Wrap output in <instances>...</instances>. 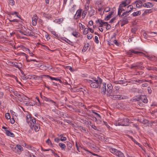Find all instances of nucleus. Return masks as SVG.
Wrapping results in <instances>:
<instances>
[{"instance_id": "f704fd0d", "label": "nucleus", "mask_w": 157, "mask_h": 157, "mask_svg": "<svg viewBox=\"0 0 157 157\" xmlns=\"http://www.w3.org/2000/svg\"><path fill=\"white\" fill-rule=\"evenodd\" d=\"M135 83L136 82H138V83H142L146 81V80L145 79L142 80H135Z\"/></svg>"}, {"instance_id": "e433bc0d", "label": "nucleus", "mask_w": 157, "mask_h": 157, "mask_svg": "<svg viewBox=\"0 0 157 157\" xmlns=\"http://www.w3.org/2000/svg\"><path fill=\"white\" fill-rule=\"evenodd\" d=\"M42 76H44V77H47L48 78H49L52 80H55V79H56L55 78L52 77L48 75H44Z\"/></svg>"}, {"instance_id": "ddd939ff", "label": "nucleus", "mask_w": 157, "mask_h": 157, "mask_svg": "<svg viewBox=\"0 0 157 157\" xmlns=\"http://www.w3.org/2000/svg\"><path fill=\"white\" fill-rule=\"evenodd\" d=\"M94 8L91 6L90 7V10L89 11V13L90 15V17L92 16V15H94L95 13V10L94 9Z\"/></svg>"}, {"instance_id": "412c9836", "label": "nucleus", "mask_w": 157, "mask_h": 157, "mask_svg": "<svg viewBox=\"0 0 157 157\" xmlns=\"http://www.w3.org/2000/svg\"><path fill=\"white\" fill-rule=\"evenodd\" d=\"M16 147L17 149H19L20 151H17V153L20 154L21 152L23 151V148L21 145L19 144H17Z\"/></svg>"}, {"instance_id": "de8ad7c7", "label": "nucleus", "mask_w": 157, "mask_h": 157, "mask_svg": "<svg viewBox=\"0 0 157 157\" xmlns=\"http://www.w3.org/2000/svg\"><path fill=\"white\" fill-rule=\"evenodd\" d=\"M92 113H93L95 114L96 115L97 117H98L100 119L101 118V117L100 116V115L99 114H98V113L95 112L94 110H92Z\"/></svg>"}, {"instance_id": "774afa93", "label": "nucleus", "mask_w": 157, "mask_h": 157, "mask_svg": "<svg viewBox=\"0 0 157 157\" xmlns=\"http://www.w3.org/2000/svg\"><path fill=\"white\" fill-rule=\"evenodd\" d=\"M54 141L55 142L57 143H58L60 141V139L59 138H55Z\"/></svg>"}, {"instance_id": "8fccbe9b", "label": "nucleus", "mask_w": 157, "mask_h": 157, "mask_svg": "<svg viewBox=\"0 0 157 157\" xmlns=\"http://www.w3.org/2000/svg\"><path fill=\"white\" fill-rule=\"evenodd\" d=\"M18 13L17 12H12V13H11L10 14H11V15H13L14 14H16V16L17 17L20 18V16H19L18 15Z\"/></svg>"}, {"instance_id": "5701e85b", "label": "nucleus", "mask_w": 157, "mask_h": 157, "mask_svg": "<svg viewBox=\"0 0 157 157\" xmlns=\"http://www.w3.org/2000/svg\"><path fill=\"white\" fill-rule=\"evenodd\" d=\"M90 44L89 43L85 44L83 47V48L82 49V52H84L86 51L87 48L89 47Z\"/></svg>"}, {"instance_id": "39448f33", "label": "nucleus", "mask_w": 157, "mask_h": 157, "mask_svg": "<svg viewBox=\"0 0 157 157\" xmlns=\"http://www.w3.org/2000/svg\"><path fill=\"white\" fill-rule=\"evenodd\" d=\"M133 53L136 55H139L142 54V52H140L135 51L133 49L130 50L127 52V54L128 55H129V56H131L132 55V53Z\"/></svg>"}, {"instance_id": "9b49d317", "label": "nucleus", "mask_w": 157, "mask_h": 157, "mask_svg": "<svg viewBox=\"0 0 157 157\" xmlns=\"http://www.w3.org/2000/svg\"><path fill=\"white\" fill-rule=\"evenodd\" d=\"M66 143L67 146L66 151H69L72 148V145L71 142L68 141Z\"/></svg>"}, {"instance_id": "20e7f679", "label": "nucleus", "mask_w": 157, "mask_h": 157, "mask_svg": "<svg viewBox=\"0 0 157 157\" xmlns=\"http://www.w3.org/2000/svg\"><path fill=\"white\" fill-rule=\"evenodd\" d=\"M91 79L93 81L96 83H99V88L101 87V84L102 82V80L99 77H97V78L92 77L91 78Z\"/></svg>"}, {"instance_id": "09e8293b", "label": "nucleus", "mask_w": 157, "mask_h": 157, "mask_svg": "<svg viewBox=\"0 0 157 157\" xmlns=\"http://www.w3.org/2000/svg\"><path fill=\"white\" fill-rule=\"evenodd\" d=\"M10 114L9 113H6V118L7 119H9L10 118Z\"/></svg>"}, {"instance_id": "f8f14e48", "label": "nucleus", "mask_w": 157, "mask_h": 157, "mask_svg": "<svg viewBox=\"0 0 157 157\" xmlns=\"http://www.w3.org/2000/svg\"><path fill=\"white\" fill-rule=\"evenodd\" d=\"M154 6V5L150 2H148L144 3L143 5V6L144 7H147V8H150Z\"/></svg>"}, {"instance_id": "a211bd4d", "label": "nucleus", "mask_w": 157, "mask_h": 157, "mask_svg": "<svg viewBox=\"0 0 157 157\" xmlns=\"http://www.w3.org/2000/svg\"><path fill=\"white\" fill-rule=\"evenodd\" d=\"M129 14V12L128 11H126L125 12H124L122 14H121L120 16H119L120 17H127V16Z\"/></svg>"}, {"instance_id": "a18cd8bd", "label": "nucleus", "mask_w": 157, "mask_h": 157, "mask_svg": "<svg viewBox=\"0 0 157 157\" xmlns=\"http://www.w3.org/2000/svg\"><path fill=\"white\" fill-rule=\"evenodd\" d=\"M46 143H47L49 145L52 146V144L50 140L48 139L47 141H46Z\"/></svg>"}, {"instance_id": "0e129e2a", "label": "nucleus", "mask_w": 157, "mask_h": 157, "mask_svg": "<svg viewBox=\"0 0 157 157\" xmlns=\"http://www.w3.org/2000/svg\"><path fill=\"white\" fill-rule=\"evenodd\" d=\"M52 33L56 37H58V34H57L55 32V31H52Z\"/></svg>"}, {"instance_id": "423d86ee", "label": "nucleus", "mask_w": 157, "mask_h": 157, "mask_svg": "<svg viewBox=\"0 0 157 157\" xmlns=\"http://www.w3.org/2000/svg\"><path fill=\"white\" fill-rule=\"evenodd\" d=\"M132 5H136V7L137 8H141L143 6L142 3L140 0H136L132 3Z\"/></svg>"}, {"instance_id": "052dcab7", "label": "nucleus", "mask_w": 157, "mask_h": 157, "mask_svg": "<svg viewBox=\"0 0 157 157\" xmlns=\"http://www.w3.org/2000/svg\"><path fill=\"white\" fill-rule=\"evenodd\" d=\"M60 140L62 141H65L67 140V138L65 137H61Z\"/></svg>"}, {"instance_id": "6ab92c4d", "label": "nucleus", "mask_w": 157, "mask_h": 157, "mask_svg": "<svg viewBox=\"0 0 157 157\" xmlns=\"http://www.w3.org/2000/svg\"><path fill=\"white\" fill-rule=\"evenodd\" d=\"M40 128V124L38 123H36V124L34 125V129L35 132H37L38 131Z\"/></svg>"}, {"instance_id": "3c124183", "label": "nucleus", "mask_w": 157, "mask_h": 157, "mask_svg": "<svg viewBox=\"0 0 157 157\" xmlns=\"http://www.w3.org/2000/svg\"><path fill=\"white\" fill-rule=\"evenodd\" d=\"M139 56H145L147 57L148 59H149V57H150V56H148V55H146L143 52H142V54H140L139 55Z\"/></svg>"}, {"instance_id": "338daca9", "label": "nucleus", "mask_w": 157, "mask_h": 157, "mask_svg": "<svg viewBox=\"0 0 157 157\" xmlns=\"http://www.w3.org/2000/svg\"><path fill=\"white\" fill-rule=\"evenodd\" d=\"M116 19V17H114L113 18H112L109 21V22L110 23H112L115 20V19Z\"/></svg>"}, {"instance_id": "6e6d98bb", "label": "nucleus", "mask_w": 157, "mask_h": 157, "mask_svg": "<svg viewBox=\"0 0 157 157\" xmlns=\"http://www.w3.org/2000/svg\"><path fill=\"white\" fill-rule=\"evenodd\" d=\"M25 105L27 106H33V105L31 102H28L25 103Z\"/></svg>"}, {"instance_id": "7c9ffc66", "label": "nucleus", "mask_w": 157, "mask_h": 157, "mask_svg": "<svg viewBox=\"0 0 157 157\" xmlns=\"http://www.w3.org/2000/svg\"><path fill=\"white\" fill-rule=\"evenodd\" d=\"M126 4L124 3L123 1L121 2V3L120 4L118 8H123V7H125L126 6Z\"/></svg>"}, {"instance_id": "f257e3e1", "label": "nucleus", "mask_w": 157, "mask_h": 157, "mask_svg": "<svg viewBox=\"0 0 157 157\" xmlns=\"http://www.w3.org/2000/svg\"><path fill=\"white\" fill-rule=\"evenodd\" d=\"M109 150L111 153L117 157H124V153L117 149L111 147L109 148Z\"/></svg>"}, {"instance_id": "0eeeda50", "label": "nucleus", "mask_w": 157, "mask_h": 157, "mask_svg": "<svg viewBox=\"0 0 157 157\" xmlns=\"http://www.w3.org/2000/svg\"><path fill=\"white\" fill-rule=\"evenodd\" d=\"M111 98L114 100H120L123 99V97L121 95L114 94H112L110 96Z\"/></svg>"}, {"instance_id": "13d9d810", "label": "nucleus", "mask_w": 157, "mask_h": 157, "mask_svg": "<svg viewBox=\"0 0 157 157\" xmlns=\"http://www.w3.org/2000/svg\"><path fill=\"white\" fill-rule=\"evenodd\" d=\"M93 37V36L91 34H88L87 35V38L88 39H91Z\"/></svg>"}, {"instance_id": "1a4fd4ad", "label": "nucleus", "mask_w": 157, "mask_h": 157, "mask_svg": "<svg viewBox=\"0 0 157 157\" xmlns=\"http://www.w3.org/2000/svg\"><path fill=\"white\" fill-rule=\"evenodd\" d=\"M31 122L30 123V127L32 130H33L34 125L36 124V120L35 118L33 117L32 119L31 118Z\"/></svg>"}, {"instance_id": "680f3d73", "label": "nucleus", "mask_w": 157, "mask_h": 157, "mask_svg": "<svg viewBox=\"0 0 157 157\" xmlns=\"http://www.w3.org/2000/svg\"><path fill=\"white\" fill-rule=\"evenodd\" d=\"M133 141L136 144L138 145V146H139L140 147H141V145H140V144H139V143H138V142H137L135 139L134 140H133Z\"/></svg>"}, {"instance_id": "603ef678", "label": "nucleus", "mask_w": 157, "mask_h": 157, "mask_svg": "<svg viewBox=\"0 0 157 157\" xmlns=\"http://www.w3.org/2000/svg\"><path fill=\"white\" fill-rule=\"evenodd\" d=\"M50 101L52 103H53L54 105H55L57 107V108L58 107V105L57 104H56L55 102L53 100H50Z\"/></svg>"}, {"instance_id": "c03bdc74", "label": "nucleus", "mask_w": 157, "mask_h": 157, "mask_svg": "<svg viewBox=\"0 0 157 157\" xmlns=\"http://www.w3.org/2000/svg\"><path fill=\"white\" fill-rule=\"evenodd\" d=\"M105 26H106V29L107 30L111 28V26L108 23L107 24H106Z\"/></svg>"}, {"instance_id": "a19ab883", "label": "nucleus", "mask_w": 157, "mask_h": 157, "mask_svg": "<svg viewBox=\"0 0 157 157\" xmlns=\"http://www.w3.org/2000/svg\"><path fill=\"white\" fill-rule=\"evenodd\" d=\"M21 98H22V101L24 100H27V99H28V98L26 97V96H25L24 94H22L21 95Z\"/></svg>"}, {"instance_id": "c9c22d12", "label": "nucleus", "mask_w": 157, "mask_h": 157, "mask_svg": "<svg viewBox=\"0 0 157 157\" xmlns=\"http://www.w3.org/2000/svg\"><path fill=\"white\" fill-rule=\"evenodd\" d=\"M89 31V28H86L83 31V33L84 35H86L87 34Z\"/></svg>"}, {"instance_id": "58836bf2", "label": "nucleus", "mask_w": 157, "mask_h": 157, "mask_svg": "<svg viewBox=\"0 0 157 157\" xmlns=\"http://www.w3.org/2000/svg\"><path fill=\"white\" fill-rule=\"evenodd\" d=\"M77 127L78 129H79L80 130L82 129V130L85 131H86V128L85 127H82L81 126H77Z\"/></svg>"}, {"instance_id": "5fc2aeb1", "label": "nucleus", "mask_w": 157, "mask_h": 157, "mask_svg": "<svg viewBox=\"0 0 157 157\" xmlns=\"http://www.w3.org/2000/svg\"><path fill=\"white\" fill-rule=\"evenodd\" d=\"M13 67H15L19 69V66H18L17 63V62L15 63L13 65Z\"/></svg>"}, {"instance_id": "2eb2a0df", "label": "nucleus", "mask_w": 157, "mask_h": 157, "mask_svg": "<svg viewBox=\"0 0 157 157\" xmlns=\"http://www.w3.org/2000/svg\"><path fill=\"white\" fill-rule=\"evenodd\" d=\"M141 98V100L144 103H147V102L148 101L146 98V97L144 95H141L140 97Z\"/></svg>"}, {"instance_id": "49530a36", "label": "nucleus", "mask_w": 157, "mask_h": 157, "mask_svg": "<svg viewBox=\"0 0 157 157\" xmlns=\"http://www.w3.org/2000/svg\"><path fill=\"white\" fill-rule=\"evenodd\" d=\"M125 3L126 6H127L129 4L130 2V0H125L124 1H123Z\"/></svg>"}, {"instance_id": "9d476101", "label": "nucleus", "mask_w": 157, "mask_h": 157, "mask_svg": "<svg viewBox=\"0 0 157 157\" xmlns=\"http://www.w3.org/2000/svg\"><path fill=\"white\" fill-rule=\"evenodd\" d=\"M37 19L38 17L36 15L35 16H34L32 17V24L33 25L35 26L36 25Z\"/></svg>"}, {"instance_id": "473e14b6", "label": "nucleus", "mask_w": 157, "mask_h": 157, "mask_svg": "<svg viewBox=\"0 0 157 157\" xmlns=\"http://www.w3.org/2000/svg\"><path fill=\"white\" fill-rule=\"evenodd\" d=\"M66 40H63L66 41L67 43L68 44H69L71 45V46H73V43L70 40H68L67 39H66Z\"/></svg>"}, {"instance_id": "b1692460", "label": "nucleus", "mask_w": 157, "mask_h": 157, "mask_svg": "<svg viewBox=\"0 0 157 157\" xmlns=\"http://www.w3.org/2000/svg\"><path fill=\"white\" fill-rule=\"evenodd\" d=\"M152 12V10L151 9L146 10L143 13V15H145L149 13H151Z\"/></svg>"}, {"instance_id": "f3484780", "label": "nucleus", "mask_w": 157, "mask_h": 157, "mask_svg": "<svg viewBox=\"0 0 157 157\" xmlns=\"http://www.w3.org/2000/svg\"><path fill=\"white\" fill-rule=\"evenodd\" d=\"M5 131L6 132V134L7 136H10L12 137H14V134L13 133L10 132L9 131L7 130H5Z\"/></svg>"}, {"instance_id": "4d7b16f0", "label": "nucleus", "mask_w": 157, "mask_h": 157, "mask_svg": "<svg viewBox=\"0 0 157 157\" xmlns=\"http://www.w3.org/2000/svg\"><path fill=\"white\" fill-rule=\"evenodd\" d=\"M10 1V3L11 5H13L14 4L15 2L13 0H9Z\"/></svg>"}, {"instance_id": "4c0bfd02", "label": "nucleus", "mask_w": 157, "mask_h": 157, "mask_svg": "<svg viewBox=\"0 0 157 157\" xmlns=\"http://www.w3.org/2000/svg\"><path fill=\"white\" fill-rule=\"evenodd\" d=\"M72 35L76 37H79L78 33V32H74L72 33Z\"/></svg>"}, {"instance_id": "bf43d9fd", "label": "nucleus", "mask_w": 157, "mask_h": 157, "mask_svg": "<svg viewBox=\"0 0 157 157\" xmlns=\"http://www.w3.org/2000/svg\"><path fill=\"white\" fill-rule=\"evenodd\" d=\"M110 8L109 7H106V8H105V10H104L106 12H108L110 10Z\"/></svg>"}, {"instance_id": "ea45409f", "label": "nucleus", "mask_w": 157, "mask_h": 157, "mask_svg": "<svg viewBox=\"0 0 157 157\" xmlns=\"http://www.w3.org/2000/svg\"><path fill=\"white\" fill-rule=\"evenodd\" d=\"M140 95H139L138 96L136 97V98H135L133 99V100L135 101H138L141 99V98L140 97Z\"/></svg>"}, {"instance_id": "dca6fc26", "label": "nucleus", "mask_w": 157, "mask_h": 157, "mask_svg": "<svg viewBox=\"0 0 157 157\" xmlns=\"http://www.w3.org/2000/svg\"><path fill=\"white\" fill-rule=\"evenodd\" d=\"M81 13L82 10L81 9L78 10L77 11L76 13L75 16L76 15H77L76 18V19L80 17Z\"/></svg>"}, {"instance_id": "c756f323", "label": "nucleus", "mask_w": 157, "mask_h": 157, "mask_svg": "<svg viewBox=\"0 0 157 157\" xmlns=\"http://www.w3.org/2000/svg\"><path fill=\"white\" fill-rule=\"evenodd\" d=\"M116 125H121V126H126L127 125V124H125V123L121 122V121H119L118 122H117L116 123Z\"/></svg>"}, {"instance_id": "2f4dec72", "label": "nucleus", "mask_w": 157, "mask_h": 157, "mask_svg": "<svg viewBox=\"0 0 157 157\" xmlns=\"http://www.w3.org/2000/svg\"><path fill=\"white\" fill-rule=\"evenodd\" d=\"M141 14V12L140 11H138L134 12L132 13V15L134 17L137 16Z\"/></svg>"}, {"instance_id": "79ce46f5", "label": "nucleus", "mask_w": 157, "mask_h": 157, "mask_svg": "<svg viewBox=\"0 0 157 157\" xmlns=\"http://www.w3.org/2000/svg\"><path fill=\"white\" fill-rule=\"evenodd\" d=\"M128 8H129L130 9L128 11L129 12H130L133 9H135V8L133 7V6L132 5H130L128 6Z\"/></svg>"}, {"instance_id": "e2e57ef3", "label": "nucleus", "mask_w": 157, "mask_h": 157, "mask_svg": "<svg viewBox=\"0 0 157 157\" xmlns=\"http://www.w3.org/2000/svg\"><path fill=\"white\" fill-rule=\"evenodd\" d=\"M91 127L94 129L98 131V129H97V127H96L94 125H92L91 126Z\"/></svg>"}, {"instance_id": "4468645a", "label": "nucleus", "mask_w": 157, "mask_h": 157, "mask_svg": "<svg viewBox=\"0 0 157 157\" xmlns=\"http://www.w3.org/2000/svg\"><path fill=\"white\" fill-rule=\"evenodd\" d=\"M130 68L131 69L134 70H136L137 69H139V68H141V69H142V68H144V67H142V66L140 67V66L137 65H132Z\"/></svg>"}, {"instance_id": "69168bd1", "label": "nucleus", "mask_w": 157, "mask_h": 157, "mask_svg": "<svg viewBox=\"0 0 157 157\" xmlns=\"http://www.w3.org/2000/svg\"><path fill=\"white\" fill-rule=\"evenodd\" d=\"M25 144V146L27 148H32V146H31V145H27V144Z\"/></svg>"}, {"instance_id": "a878e982", "label": "nucleus", "mask_w": 157, "mask_h": 157, "mask_svg": "<svg viewBox=\"0 0 157 157\" xmlns=\"http://www.w3.org/2000/svg\"><path fill=\"white\" fill-rule=\"evenodd\" d=\"M114 12H112L111 13L108 15L105 19V21H108L109 19L111 17L112 15Z\"/></svg>"}, {"instance_id": "c85d7f7f", "label": "nucleus", "mask_w": 157, "mask_h": 157, "mask_svg": "<svg viewBox=\"0 0 157 157\" xmlns=\"http://www.w3.org/2000/svg\"><path fill=\"white\" fill-rule=\"evenodd\" d=\"M106 24H107V22H103L102 20L100 19V22H99L100 25L99 27H102L103 25L105 26Z\"/></svg>"}, {"instance_id": "aec40b11", "label": "nucleus", "mask_w": 157, "mask_h": 157, "mask_svg": "<svg viewBox=\"0 0 157 157\" xmlns=\"http://www.w3.org/2000/svg\"><path fill=\"white\" fill-rule=\"evenodd\" d=\"M26 34H24V35L26 36H33V33L31 32V31L29 30H26L25 31Z\"/></svg>"}, {"instance_id": "7ed1b4c3", "label": "nucleus", "mask_w": 157, "mask_h": 157, "mask_svg": "<svg viewBox=\"0 0 157 157\" xmlns=\"http://www.w3.org/2000/svg\"><path fill=\"white\" fill-rule=\"evenodd\" d=\"M85 81L86 82H88L89 83H90V86L92 88H97L99 87V83H96L91 79H86Z\"/></svg>"}, {"instance_id": "72a5a7b5", "label": "nucleus", "mask_w": 157, "mask_h": 157, "mask_svg": "<svg viewBox=\"0 0 157 157\" xmlns=\"http://www.w3.org/2000/svg\"><path fill=\"white\" fill-rule=\"evenodd\" d=\"M13 93L15 96H17V98L18 97H21L22 96L21 95L23 94H18V92L17 91H14L13 92Z\"/></svg>"}, {"instance_id": "bb28decb", "label": "nucleus", "mask_w": 157, "mask_h": 157, "mask_svg": "<svg viewBox=\"0 0 157 157\" xmlns=\"http://www.w3.org/2000/svg\"><path fill=\"white\" fill-rule=\"evenodd\" d=\"M128 17H123L122 21L123 22V23H124V24H127L128 22Z\"/></svg>"}, {"instance_id": "4be33fe9", "label": "nucleus", "mask_w": 157, "mask_h": 157, "mask_svg": "<svg viewBox=\"0 0 157 157\" xmlns=\"http://www.w3.org/2000/svg\"><path fill=\"white\" fill-rule=\"evenodd\" d=\"M129 120L127 118H125L123 119H120L119 120V121H120L121 122L125 123V124H126L127 123H128L129 121Z\"/></svg>"}, {"instance_id": "864d4df0", "label": "nucleus", "mask_w": 157, "mask_h": 157, "mask_svg": "<svg viewBox=\"0 0 157 157\" xmlns=\"http://www.w3.org/2000/svg\"><path fill=\"white\" fill-rule=\"evenodd\" d=\"M95 42L97 44H98L99 42V41L98 40V38L97 36H95Z\"/></svg>"}, {"instance_id": "6e6552de", "label": "nucleus", "mask_w": 157, "mask_h": 157, "mask_svg": "<svg viewBox=\"0 0 157 157\" xmlns=\"http://www.w3.org/2000/svg\"><path fill=\"white\" fill-rule=\"evenodd\" d=\"M102 84V86L101 89V92L102 94L105 95L106 94V84L105 82H103Z\"/></svg>"}, {"instance_id": "393cba45", "label": "nucleus", "mask_w": 157, "mask_h": 157, "mask_svg": "<svg viewBox=\"0 0 157 157\" xmlns=\"http://www.w3.org/2000/svg\"><path fill=\"white\" fill-rule=\"evenodd\" d=\"M59 145L60 147L62 150H65L66 146L65 144L60 143L59 144Z\"/></svg>"}, {"instance_id": "cd10ccee", "label": "nucleus", "mask_w": 157, "mask_h": 157, "mask_svg": "<svg viewBox=\"0 0 157 157\" xmlns=\"http://www.w3.org/2000/svg\"><path fill=\"white\" fill-rule=\"evenodd\" d=\"M125 10L123 8H118V15L119 16H120V15L121 14V13L123 11H124Z\"/></svg>"}, {"instance_id": "f03ea898", "label": "nucleus", "mask_w": 157, "mask_h": 157, "mask_svg": "<svg viewBox=\"0 0 157 157\" xmlns=\"http://www.w3.org/2000/svg\"><path fill=\"white\" fill-rule=\"evenodd\" d=\"M107 87V90H106L107 96H110L112 94H116L118 93V91H117L113 90V86L111 84H108Z\"/></svg>"}, {"instance_id": "37998d69", "label": "nucleus", "mask_w": 157, "mask_h": 157, "mask_svg": "<svg viewBox=\"0 0 157 157\" xmlns=\"http://www.w3.org/2000/svg\"><path fill=\"white\" fill-rule=\"evenodd\" d=\"M86 13H87V10H84L83 11L82 13V18H84L85 17L86 14Z\"/></svg>"}]
</instances>
